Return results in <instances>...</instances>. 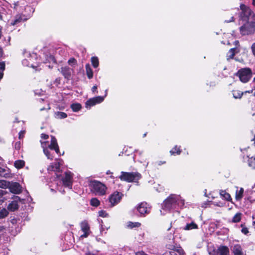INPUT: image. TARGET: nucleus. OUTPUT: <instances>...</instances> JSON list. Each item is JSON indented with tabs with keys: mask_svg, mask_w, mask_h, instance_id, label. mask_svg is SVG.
<instances>
[{
	"mask_svg": "<svg viewBox=\"0 0 255 255\" xmlns=\"http://www.w3.org/2000/svg\"><path fill=\"white\" fill-rule=\"evenodd\" d=\"M53 150H55V151L56 152V153L58 154H60V149H59V146H57L55 147V148L53 149Z\"/></svg>",
	"mask_w": 255,
	"mask_h": 255,
	"instance_id": "obj_50",
	"label": "nucleus"
},
{
	"mask_svg": "<svg viewBox=\"0 0 255 255\" xmlns=\"http://www.w3.org/2000/svg\"><path fill=\"white\" fill-rule=\"evenodd\" d=\"M3 55V50L2 48L0 46V58H1L2 56Z\"/></svg>",
	"mask_w": 255,
	"mask_h": 255,
	"instance_id": "obj_55",
	"label": "nucleus"
},
{
	"mask_svg": "<svg viewBox=\"0 0 255 255\" xmlns=\"http://www.w3.org/2000/svg\"><path fill=\"white\" fill-rule=\"evenodd\" d=\"M110 173H111V172H110V171H109H109L107 172V174H110Z\"/></svg>",
	"mask_w": 255,
	"mask_h": 255,
	"instance_id": "obj_63",
	"label": "nucleus"
},
{
	"mask_svg": "<svg viewBox=\"0 0 255 255\" xmlns=\"http://www.w3.org/2000/svg\"><path fill=\"white\" fill-rule=\"evenodd\" d=\"M65 174V176L62 179L63 185L64 187L71 189L72 188V175L70 172H66Z\"/></svg>",
	"mask_w": 255,
	"mask_h": 255,
	"instance_id": "obj_10",
	"label": "nucleus"
},
{
	"mask_svg": "<svg viewBox=\"0 0 255 255\" xmlns=\"http://www.w3.org/2000/svg\"><path fill=\"white\" fill-rule=\"evenodd\" d=\"M235 50L236 48H233L230 49V50L229 51L228 54L229 55L228 56L229 59H233L235 55Z\"/></svg>",
	"mask_w": 255,
	"mask_h": 255,
	"instance_id": "obj_39",
	"label": "nucleus"
},
{
	"mask_svg": "<svg viewBox=\"0 0 255 255\" xmlns=\"http://www.w3.org/2000/svg\"><path fill=\"white\" fill-rule=\"evenodd\" d=\"M237 188L238 189L236 191L235 199L237 201H241L243 197L244 189L242 187L239 189L238 187Z\"/></svg>",
	"mask_w": 255,
	"mask_h": 255,
	"instance_id": "obj_23",
	"label": "nucleus"
},
{
	"mask_svg": "<svg viewBox=\"0 0 255 255\" xmlns=\"http://www.w3.org/2000/svg\"><path fill=\"white\" fill-rule=\"evenodd\" d=\"M249 165L252 168L255 169V157H251L249 158Z\"/></svg>",
	"mask_w": 255,
	"mask_h": 255,
	"instance_id": "obj_38",
	"label": "nucleus"
},
{
	"mask_svg": "<svg viewBox=\"0 0 255 255\" xmlns=\"http://www.w3.org/2000/svg\"><path fill=\"white\" fill-rule=\"evenodd\" d=\"M8 214V212L5 208H2L0 210V219L5 218Z\"/></svg>",
	"mask_w": 255,
	"mask_h": 255,
	"instance_id": "obj_35",
	"label": "nucleus"
},
{
	"mask_svg": "<svg viewBox=\"0 0 255 255\" xmlns=\"http://www.w3.org/2000/svg\"><path fill=\"white\" fill-rule=\"evenodd\" d=\"M80 227L81 230L84 232V234L81 235V238H87L91 233L90 226L87 221H84L80 224Z\"/></svg>",
	"mask_w": 255,
	"mask_h": 255,
	"instance_id": "obj_11",
	"label": "nucleus"
},
{
	"mask_svg": "<svg viewBox=\"0 0 255 255\" xmlns=\"http://www.w3.org/2000/svg\"><path fill=\"white\" fill-rule=\"evenodd\" d=\"M232 251L234 255H243L242 248L240 244L235 245L233 247Z\"/></svg>",
	"mask_w": 255,
	"mask_h": 255,
	"instance_id": "obj_16",
	"label": "nucleus"
},
{
	"mask_svg": "<svg viewBox=\"0 0 255 255\" xmlns=\"http://www.w3.org/2000/svg\"><path fill=\"white\" fill-rule=\"evenodd\" d=\"M220 194L225 200L232 202V199L230 194L227 193L226 190H221L220 191Z\"/></svg>",
	"mask_w": 255,
	"mask_h": 255,
	"instance_id": "obj_21",
	"label": "nucleus"
},
{
	"mask_svg": "<svg viewBox=\"0 0 255 255\" xmlns=\"http://www.w3.org/2000/svg\"><path fill=\"white\" fill-rule=\"evenodd\" d=\"M198 226L194 222H192L190 223H187L186 226L183 228V230L185 231H189L194 229H198Z\"/></svg>",
	"mask_w": 255,
	"mask_h": 255,
	"instance_id": "obj_19",
	"label": "nucleus"
},
{
	"mask_svg": "<svg viewBox=\"0 0 255 255\" xmlns=\"http://www.w3.org/2000/svg\"><path fill=\"white\" fill-rule=\"evenodd\" d=\"M240 227L242 228L241 232L245 235H248L249 233V229L246 226L245 223H243L240 225Z\"/></svg>",
	"mask_w": 255,
	"mask_h": 255,
	"instance_id": "obj_34",
	"label": "nucleus"
},
{
	"mask_svg": "<svg viewBox=\"0 0 255 255\" xmlns=\"http://www.w3.org/2000/svg\"><path fill=\"white\" fill-rule=\"evenodd\" d=\"M41 137L44 139H47L49 138V135L45 133H42L41 134Z\"/></svg>",
	"mask_w": 255,
	"mask_h": 255,
	"instance_id": "obj_48",
	"label": "nucleus"
},
{
	"mask_svg": "<svg viewBox=\"0 0 255 255\" xmlns=\"http://www.w3.org/2000/svg\"><path fill=\"white\" fill-rule=\"evenodd\" d=\"M27 19L24 15L17 14L15 16L14 18L10 22V25L12 26H18L20 23L26 21Z\"/></svg>",
	"mask_w": 255,
	"mask_h": 255,
	"instance_id": "obj_13",
	"label": "nucleus"
},
{
	"mask_svg": "<svg viewBox=\"0 0 255 255\" xmlns=\"http://www.w3.org/2000/svg\"><path fill=\"white\" fill-rule=\"evenodd\" d=\"M3 190H0V194L1 195H3Z\"/></svg>",
	"mask_w": 255,
	"mask_h": 255,
	"instance_id": "obj_61",
	"label": "nucleus"
},
{
	"mask_svg": "<svg viewBox=\"0 0 255 255\" xmlns=\"http://www.w3.org/2000/svg\"><path fill=\"white\" fill-rule=\"evenodd\" d=\"M210 255H230V251L228 247L220 246L217 249H214L209 252Z\"/></svg>",
	"mask_w": 255,
	"mask_h": 255,
	"instance_id": "obj_7",
	"label": "nucleus"
},
{
	"mask_svg": "<svg viewBox=\"0 0 255 255\" xmlns=\"http://www.w3.org/2000/svg\"><path fill=\"white\" fill-rule=\"evenodd\" d=\"M73 70L68 66H64L61 68V73L65 79L69 80L72 77V73Z\"/></svg>",
	"mask_w": 255,
	"mask_h": 255,
	"instance_id": "obj_14",
	"label": "nucleus"
},
{
	"mask_svg": "<svg viewBox=\"0 0 255 255\" xmlns=\"http://www.w3.org/2000/svg\"><path fill=\"white\" fill-rule=\"evenodd\" d=\"M0 176L5 178L10 177L11 174L9 169H6L0 166Z\"/></svg>",
	"mask_w": 255,
	"mask_h": 255,
	"instance_id": "obj_22",
	"label": "nucleus"
},
{
	"mask_svg": "<svg viewBox=\"0 0 255 255\" xmlns=\"http://www.w3.org/2000/svg\"><path fill=\"white\" fill-rule=\"evenodd\" d=\"M43 152L48 159H50V160H52L53 159L54 156L51 154L50 152L47 149L44 148L43 149Z\"/></svg>",
	"mask_w": 255,
	"mask_h": 255,
	"instance_id": "obj_36",
	"label": "nucleus"
},
{
	"mask_svg": "<svg viewBox=\"0 0 255 255\" xmlns=\"http://www.w3.org/2000/svg\"><path fill=\"white\" fill-rule=\"evenodd\" d=\"M19 206L18 203L15 201H12L11 203H10L8 206L7 209L11 212H14L17 210L18 209Z\"/></svg>",
	"mask_w": 255,
	"mask_h": 255,
	"instance_id": "obj_20",
	"label": "nucleus"
},
{
	"mask_svg": "<svg viewBox=\"0 0 255 255\" xmlns=\"http://www.w3.org/2000/svg\"><path fill=\"white\" fill-rule=\"evenodd\" d=\"M253 4L255 6V0H253Z\"/></svg>",
	"mask_w": 255,
	"mask_h": 255,
	"instance_id": "obj_59",
	"label": "nucleus"
},
{
	"mask_svg": "<svg viewBox=\"0 0 255 255\" xmlns=\"http://www.w3.org/2000/svg\"><path fill=\"white\" fill-rule=\"evenodd\" d=\"M98 214L99 216L103 218L107 217L109 215L106 212V211L104 210L99 211Z\"/></svg>",
	"mask_w": 255,
	"mask_h": 255,
	"instance_id": "obj_41",
	"label": "nucleus"
},
{
	"mask_svg": "<svg viewBox=\"0 0 255 255\" xmlns=\"http://www.w3.org/2000/svg\"><path fill=\"white\" fill-rule=\"evenodd\" d=\"M85 255H91V253L90 252H88L86 253Z\"/></svg>",
	"mask_w": 255,
	"mask_h": 255,
	"instance_id": "obj_62",
	"label": "nucleus"
},
{
	"mask_svg": "<svg viewBox=\"0 0 255 255\" xmlns=\"http://www.w3.org/2000/svg\"><path fill=\"white\" fill-rule=\"evenodd\" d=\"M3 76V71H0V80H1Z\"/></svg>",
	"mask_w": 255,
	"mask_h": 255,
	"instance_id": "obj_56",
	"label": "nucleus"
},
{
	"mask_svg": "<svg viewBox=\"0 0 255 255\" xmlns=\"http://www.w3.org/2000/svg\"><path fill=\"white\" fill-rule=\"evenodd\" d=\"M49 171L59 172L60 170V167L59 163H52L47 168Z\"/></svg>",
	"mask_w": 255,
	"mask_h": 255,
	"instance_id": "obj_18",
	"label": "nucleus"
},
{
	"mask_svg": "<svg viewBox=\"0 0 255 255\" xmlns=\"http://www.w3.org/2000/svg\"><path fill=\"white\" fill-rule=\"evenodd\" d=\"M242 214L240 212L237 213L233 217L232 222L237 223L241 221L242 219Z\"/></svg>",
	"mask_w": 255,
	"mask_h": 255,
	"instance_id": "obj_26",
	"label": "nucleus"
},
{
	"mask_svg": "<svg viewBox=\"0 0 255 255\" xmlns=\"http://www.w3.org/2000/svg\"><path fill=\"white\" fill-rule=\"evenodd\" d=\"M55 117L59 119H65L67 117V115L63 112H57L55 113Z\"/></svg>",
	"mask_w": 255,
	"mask_h": 255,
	"instance_id": "obj_30",
	"label": "nucleus"
},
{
	"mask_svg": "<svg viewBox=\"0 0 255 255\" xmlns=\"http://www.w3.org/2000/svg\"><path fill=\"white\" fill-rule=\"evenodd\" d=\"M7 186V182L5 180L0 181V187L4 188Z\"/></svg>",
	"mask_w": 255,
	"mask_h": 255,
	"instance_id": "obj_43",
	"label": "nucleus"
},
{
	"mask_svg": "<svg viewBox=\"0 0 255 255\" xmlns=\"http://www.w3.org/2000/svg\"><path fill=\"white\" fill-rule=\"evenodd\" d=\"M104 100V97L97 96L88 100L85 103V107L86 108H91V107L96 104L102 103Z\"/></svg>",
	"mask_w": 255,
	"mask_h": 255,
	"instance_id": "obj_9",
	"label": "nucleus"
},
{
	"mask_svg": "<svg viewBox=\"0 0 255 255\" xmlns=\"http://www.w3.org/2000/svg\"><path fill=\"white\" fill-rule=\"evenodd\" d=\"M166 163V161H160L158 162V165H162V164H165Z\"/></svg>",
	"mask_w": 255,
	"mask_h": 255,
	"instance_id": "obj_54",
	"label": "nucleus"
},
{
	"mask_svg": "<svg viewBox=\"0 0 255 255\" xmlns=\"http://www.w3.org/2000/svg\"><path fill=\"white\" fill-rule=\"evenodd\" d=\"M89 186L91 188V192L97 195H104L107 189L105 184L97 180L91 181Z\"/></svg>",
	"mask_w": 255,
	"mask_h": 255,
	"instance_id": "obj_2",
	"label": "nucleus"
},
{
	"mask_svg": "<svg viewBox=\"0 0 255 255\" xmlns=\"http://www.w3.org/2000/svg\"><path fill=\"white\" fill-rule=\"evenodd\" d=\"M61 81L60 78L58 77L54 81V84H56L57 86H58L59 84H60Z\"/></svg>",
	"mask_w": 255,
	"mask_h": 255,
	"instance_id": "obj_47",
	"label": "nucleus"
},
{
	"mask_svg": "<svg viewBox=\"0 0 255 255\" xmlns=\"http://www.w3.org/2000/svg\"><path fill=\"white\" fill-rule=\"evenodd\" d=\"M27 59H24L22 60L23 64L26 65L27 66L32 67L33 68H34L35 67H36V66H34L32 64L30 63L29 62H28V63H27Z\"/></svg>",
	"mask_w": 255,
	"mask_h": 255,
	"instance_id": "obj_42",
	"label": "nucleus"
},
{
	"mask_svg": "<svg viewBox=\"0 0 255 255\" xmlns=\"http://www.w3.org/2000/svg\"><path fill=\"white\" fill-rule=\"evenodd\" d=\"M252 71L250 68H243L239 69L235 75L239 78L244 83L248 82L252 77Z\"/></svg>",
	"mask_w": 255,
	"mask_h": 255,
	"instance_id": "obj_4",
	"label": "nucleus"
},
{
	"mask_svg": "<svg viewBox=\"0 0 255 255\" xmlns=\"http://www.w3.org/2000/svg\"><path fill=\"white\" fill-rule=\"evenodd\" d=\"M251 49L253 55L255 56V42L252 44Z\"/></svg>",
	"mask_w": 255,
	"mask_h": 255,
	"instance_id": "obj_46",
	"label": "nucleus"
},
{
	"mask_svg": "<svg viewBox=\"0 0 255 255\" xmlns=\"http://www.w3.org/2000/svg\"><path fill=\"white\" fill-rule=\"evenodd\" d=\"M137 211L142 215L148 214L149 211L147 207V203L146 202L140 203L136 207Z\"/></svg>",
	"mask_w": 255,
	"mask_h": 255,
	"instance_id": "obj_15",
	"label": "nucleus"
},
{
	"mask_svg": "<svg viewBox=\"0 0 255 255\" xmlns=\"http://www.w3.org/2000/svg\"><path fill=\"white\" fill-rule=\"evenodd\" d=\"M25 165V162L22 160H17L14 163V166L17 169L23 168Z\"/></svg>",
	"mask_w": 255,
	"mask_h": 255,
	"instance_id": "obj_28",
	"label": "nucleus"
},
{
	"mask_svg": "<svg viewBox=\"0 0 255 255\" xmlns=\"http://www.w3.org/2000/svg\"><path fill=\"white\" fill-rule=\"evenodd\" d=\"M234 21V17L233 16H232L231 17V19L229 20H225V21L227 22H232V21Z\"/></svg>",
	"mask_w": 255,
	"mask_h": 255,
	"instance_id": "obj_53",
	"label": "nucleus"
},
{
	"mask_svg": "<svg viewBox=\"0 0 255 255\" xmlns=\"http://www.w3.org/2000/svg\"><path fill=\"white\" fill-rule=\"evenodd\" d=\"M141 177V174L138 172H127L122 171L119 178L121 181L128 182H137Z\"/></svg>",
	"mask_w": 255,
	"mask_h": 255,
	"instance_id": "obj_3",
	"label": "nucleus"
},
{
	"mask_svg": "<svg viewBox=\"0 0 255 255\" xmlns=\"http://www.w3.org/2000/svg\"><path fill=\"white\" fill-rule=\"evenodd\" d=\"M233 96L235 99H241L244 92L239 90H233Z\"/></svg>",
	"mask_w": 255,
	"mask_h": 255,
	"instance_id": "obj_29",
	"label": "nucleus"
},
{
	"mask_svg": "<svg viewBox=\"0 0 255 255\" xmlns=\"http://www.w3.org/2000/svg\"><path fill=\"white\" fill-rule=\"evenodd\" d=\"M240 9L242 10L240 14L241 19L244 21H248L252 13L251 9L244 4L240 5Z\"/></svg>",
	"mask_w": 255,
	"mask_h": 255,
	"instance_id": "obj_6",
	"label": "nucleus"
},
{
	"mask_svg": "<svg viewBox=\"0 0 255 255\" xmlns=\"http://www.w3.org/2000/svg\"><path fill=\"white\" fill-rule=\"evenodd\" d=\"M162 255H177L175 252L167 251L165 252Z\"/></svg>",
	"mask_w": 255,
	"mask_h": 255,
	"instance_id": "obj_44",
	"label": "nucleus"
},
{
	"mask_svg": "<svg viewBox=\"0 0 255 255\" xmlns=\"http://www.w3.org/2000/svg\"><path fill=\"white\" fill-rule=\"evenodd\" d=\"M182 149L181 146L175 145L169 151L171 155H178L181 154Z\"/></svg>",
	"mask_w": 255,
	"mask_h": 255,
	"instance_id": "obj_17",
	"label": "nucleus"
},
{
	"mask_svg": "<svg viewBox=\"0 0 255 255\" xmlns=\"http://www.w3.org/2000/svg\"><path fill=\"white\" fill-rule=\"evenodd\" d=\"M100 204V201L96 198H93L90 200V205L92 206L97 207Z\"/></svg>",
	"mask_w": 255,
	"mask_h": 255,
	"instance_id": "obj_33",
	"label": "nucleus"
},
{
	"mask_svg": "<svg viewBox=\"0 0 255 255\" xmlns=\"http://www.w3.org/2000/svg\"><path fill=\"white\" fill-rule=\"evenodd\" d=\"M185 204L184 200L176 194H170L165 199L162 204V209L165 211H171L175 209L177 207L182 208Z\"/></svg>",
	"mask_w": 255,
	"mask_h": 255,
	"instance_id": "obj_1",
	"label": "nucleus"
},
{
	"mask_svg": "<svg viewBox=\"0 0 255 255\" xmlns=\"http://www.w3.org/2000/svg\"><path fill=\"white\" fill-rule=\"evenodd\" d=\"M143 251H139L135 253V255H147Z\"/></svg>",
	"mask_w": 255,
	"mask_h": 255,
	"instance_id": "obj_49",
	"label": "nucleus"
},
{
	"mask_svg": "<svg viewBox=\"0 0 255 255\" xmlns=\"http://www.w3.org/2000/svg\"><path fill=\"white\" fill-rule=\"evenodd\" d=\"M70 108L74 112H78L82 109V105L80 103H73L70 106Z\"/></svg>",
	"mask_w": 255,
	"mask_h": 255,
	"instance_id": "obj_27",
	"label": "nucleus"
},
{
	"mask_svg": "<svg viewBox=\"0 0 255 255\" xmlns=\"http://www.w3.org/2000/svg\"><path fill=\"white\" fill-rule=\"evenodd\" d=\"M8 188L11 193L17 194L22 192L21 186L18 182H13L11 184L8 182Z\"/></svg>",
	"mask_w": 255,
	"mask_h": 255,
	"instance_id": "obj_12",
	"label": "nucleus"
},
{
	"mask_svg": "<svg viewBox=\"0 0 255 255\" xmlns=\"http://www.w3.org/2000/svg\"><path fill=\"white\" fill-rule=\"evenodd\" d=\"M97 86L95 85L92 88V91L93 92V93H95V92H98L97 91Z\"/></svg>",
	"mask_w": 255,
	"mask_h": 255,
	"instance_id": "obj_52",
	"label": "nucleus"
},
{
	"mask_svg": "<svg viewBox=\"0 0 255 255\" xmlns=\"http://www.w3.org/2000/svg\"><path fill=\"white\" fill-rule=\"evenodd\" d=\"M17 145H18V146H19V145H20V143H19V142H16V143H15V146H16Z\"/></svg>",
	"mask_w": 255,
	"mask_h": 255,
	"instance_id": "obj_60",
	"label": "nucleus"
},
{
	"mask_svg": "<svg viewBox=\"0 0 255 255\" xmlns=\"http://www.w3.org/2000/svg\"><path fill=\"white\" fill-rule=\"evenodd\" d=\"M247 26L245 24L240 27V31L243 35L248 34V32L246 30Z\"/></svg>",
	"mask_w": 255,
	"mask_h": 255,
	"instance_id": "obj_40",
	"label": "nucleus"
},
{
	"mask_svg": "<svg viewBox=\"0 0 255 255\" xmlns=\"http://www.w3.org/2000/svg\"><path fill=\"white\" fill-rule=\"evenodd\" d=\"M166 248L168 250L173 251L172 252H177L180 255H184L185 254L184 250L179 245L175 243L173 240L167 244Z\"/></svg>",
	"mask_w": 255,
	"mask_h": 255,
	"instance_id": "obj_8",
	"label": "nucleus"
},
{
	"mask_svg": "<svg viewBox=\"0 0 255 255\" xmlns=\"http://www.w3.org/2000/svg\"><path fill=\"white\" fill-rule=\"evenodd\" d=\"M128 227L130 229H132L133 228H138L141 226V223L139 222H128Z\"/></svg>",
	"mask_w": 255,
	"mask_h": 255,
	"instance_id": "obj_32",
	"label": "nucleus"
},
{
	"mask_svg": "<svg viewBox=\"0 0 255 255\" xmlns=\"http://www.w3.org/2000/svg\"><path fill=\"white\" fill-rule=\"evenodd\" d=\"M124 194L117 191L113 192L109 197V200L111 203V206L114 207L117 205L121 201Z\"/></svg>",
	"mask_w": 255,
	"mask_h": 255,
	"instance_id": "obj_5",
	"label": "nucleus"
},
{
	"mask_svg": "<svg viewBox=\"0 0 255 255\" xmlns=\"http://www.w3.org/2000/svg\"><path fill=\"white\" fill-rule=\"evenodd\" d=\"M5 69V63L4 62H0V70L3 71Z\"/></svg>",
	"mask_w": 255,
	"mask_h": 255,
	"instance_id": "obj_45",
	"label": "nucleus"
},
{
	"mask_svg": "<svg viewBox=\"0 0 255 255\" xmlns=\"http://www.w3.org/2000/svg\"><path fill=\"white\" fill-rule=\"evenodd\" d=\"M92 66L94 68H97L99 65V59L96 56H93L91 59Z\"/></svg>",
	"mask_w": 255,
	"mask_h": 255,
	"instance_id": "obj_31",
	"label": "nucleus"
},
{
	"mask_svg": "<svg viewBox=\"0 0 255 255\" xmlns=\"http://www.w3.org/2000/svg\"><path fill=\"white\" fill-rule=\"evenodd\" d=\"M254 19L255 20V14L253 15Z\"/></svg>",
	"mask_w": 255,
	"mask_h": 255,
	"instance_id": "obj_64",
	"label": "nucleus"
},
{
	"mask_svg": "<svg viewBox=\"0 0 255 255\" xmlns=\"http://www.w3.org/2000/svg\"><path fill=\"white\" fill-rule=\"evenodd\" d=\"M85 69L88 78L92 79L93 77V72L89 63L86 64Z\"/></svg>",
	"mask_w": 255,
	"mask_h": 255,
	"instance_id": "obj_25",
	"label": "nucleus"
},
{
	"mask_svg": "<svg viewBox=\"0 0 255 255\" xmlns=\"http://www.w3.org/2000/svg\"><path fill=\"white\" fill-rule=\"evenodd\" d=\"M58 144L57 141L55 137L53 135L51 136V142L50 144L48 145V148L51 150L55 148L56 147L58 146Z\"/></svg>",
	"mask_w": 255,
	"mask_h": 255,
	"instance_id": "obj_24",
	"label": "nucleus"
},
{
	"mask_svg": "<svg viewBox=\"0 0 255 255\" xmlns=\"http://www.w3.org/2000/svg\"><path fill=\"white\" fill-rule=\"evenodd\" d=\"M1 36H2L1 30V29H0V39L1 37Z\"/></svg>",
	"mask_w": 255,
	"mask_h": 255,
	"instance_id": "obj_58",
	"label": "nucleus"
},
{
	"mask_svg": "<svg viewBox=\"0 0 255 255\" xmlns=\"http://www.w3.org/2000/svg\"><path fill=\"white\" fill-rule=\"evenodd\" d=\"M68 63L71 66H74L75 65H77V61L75 58L72 57L68 60Z\"/></svg>",
	"mask_w": 255,
	"mask_h": 255,
	"instance_id": "obj_37",
	"label": "nucleus"
},
{
	"mask_svg": "<svg viewBox=\"0 0 255 255\" xmlns=\"http://www.w3.org/2000/svg\"><path fill=\"white\" fill-rule=\"evenodd\" d=\"M24 131H20L19 132V138L20 139L22 138L24 136Z\"/></svg>",
	"mask_w": 255,
	"mask_h": 255,
	"instance_id": "obj_51",
	"label": "nucleus"
},
{
	"mask_svg": "<svg viewBox=\"0 0 255 255\" xmlns=\"http://www.w3.org/2000/svg\"><path fill=\"white\" fill-rule=\"evenodd\" d=\"M5 230V227L3 226H0V232Z\"/></svg>",
	"mask_w": 255,
	"mask_h": 255,
	"instance_id": "obj_57",
	"label": "nucleus"
}]
</instances>
